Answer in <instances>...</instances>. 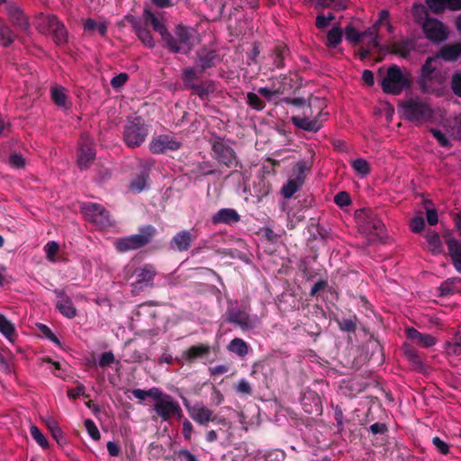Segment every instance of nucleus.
Here are the masks:
<instances>
[{
	"label": "nucleus",
	"instance_id": "nucleus-1",
	"mask_svg": "<svg viewBox=\"0 0 461 461\" xmlns=\"http://www.w3.org/2000/svg\"><path fill=\"white\" fill-rule=\"evenodd\" d=\"M447 72L438 68L435 58H428L421 68L420 86L426 93L443 95L447 89Z\"/></svg>",
	"mask_w": 461,
	"mask_h": 461
},
{
	"label": "nucleus",
	"instance_id": "nucleus-2",
	"mask_svg": "<svg viewBox=\"0 0 461 461\" xmlns=\"http://www.w3.org/2000/svg\"><path fill=\"white\" fill-rule=\"evenodd\" d=\"M163 46L170 53L188 55L194 49V30L191 27L178 23L172 32H167Z\"/></svg>",
	"mask_w": 461,
	"mask_h": 461
},
{
	"label": "nucleus",
	"instance_id": "nucleus-3",
	"mask_svg": "<svg viewBox=\"0 0 461 461\" xmlns=\"http://www.w3.org/2000/svg\"><path fill=\"white\" fill-rule=\"evenodd\" d=\"M149 135V125L141 116L129 118L123 126L122 140L131 149L141 146Z\"/></svg>",
	"mask_w": 461,
	"mask_h": 461
},
{
	"label": "nucleus",
	"instance_id": "nucleus-4",
	"mask_svg": "<svg viewBox=\"0 0 461 461\" xmlns=\"http://www.w3.org/2000/svg\"><path fill=\"white\" fill-rule=\"evenodd\" d=\"M377 80L384 94L398 95L403 90V71L397 65H392L387 69L379 68Z\"/></svg>",
	"mask_w": 461,
	"mask_h": 461
},
{
	"label": "nucleus",
	"instance_id": "nucleus-5",
	"mask_svg": "<svg viewBox=\"0 0 461 461\" xmlns=\"http://www.w3.org/2000/svg\"><path fill=\"white\" fill-rule=\"evenodd\" d=\"M139 230L138 234L116 240L114 243L116 249L119 252H126L141 249L149 245L157 234L156 228L150 224L142 226Z\"/></svg>",
	"mask_w": 461,
	"mask_h": 461
},
{
	"label": "nucleus",
	"instance_id": "nucleus-6",
	"mask_svg": "<svg viewBox=\"0 0 461 461\" xmlns=\"http://www.w3.org/2000/svg\"><path fill=\"white\" fill-rule=\"evenodd\" d=\"M212 353V347L208 343H199L192 345L181 354L180 357H177L176 361L181 365L192 366L197 361H201L203 364L212 363L213 359L210 360L209 357Z\"/></svg>",
	"mask_w": 461,
	"mask_h": 461
},
{
	"label": "nucleus",
	"instance_id": "nucleus-7",
	"mask_svg": "<svg viewBox=\"0 0 461 461\" xmlns=\"http://www.w3.org/2000/svg\"><path fill=\"white\" fill-rule=\"evenodd\" d=\"M326 115L327 113H323L322 111H320L315 116L312 117V104L309 103L308 106L304 109L303 115L292 116L291 122L298 129L309 132H317L323 126L321 118Z\"/></svg>",
	"mask_w": 461,
	"mask_h": 461
},
{
	"label": "nucleus",
	"instance_id": "nucleus-8",
	"mask_svg": "<svg viewBox=\"0 0 461 461\" xmlns=\"http://www.w3.org/2000/svg\"><path fill=\"white\" fill-rule=\"evenodd\" d=\"M210 142L213 152V158L220 164H222L229 168L238 166L239 161L237 159L236 153L230 146L227 145L220 138L211 140Z\"/></svg>",
	"mask_w": 461,
	"mask_h": 461
},
{
	"label": "nucleus",
	"instance_id": "nucleus-9",
	"mask_svg": "<svg viewBox=\"0 0 461 461\" xmlns=\"http://www.w3.org/2000/svg\"><path fill=\"white\" fill-rule=\"evenodd\" d=\"M226 321L238 326L243 331L256 328L257 317H251L249 313L240 307L229 306L226 311Z\"/></svg>",
	"mask_w": 461,
	"mask_h": 461
},
{
	"label": "nucleus",
	"instance_id": "nucleus-10",
	"mask_svg": "<svg viewBox=\"0 0 461 461\" xmlns=\"http://www.w3.org/2000/svg\"><path fill=\"white\" fill-rule=\"evenodd\" d=\"M85 215L98 228L112 226V220L109 212L101 204L90 203L84 207Z\"/></svg>",
	"mask_w": 461,
	"mask_h": 461
},
{
	"label": "nucleus",
	"instance_id": "nucleus-11",
	"mask_svg": "<svg viewBox=\"0 0 461 461\" xmlns=\"http://www.w3.org/2000/svg\"><path fill=\"white\" fill-rule=\"evenodd\" d=\"M95 158L94 141L87 135H82L77 150V166L81 170L88 169Z\"/></svg>",
	"mask_w": 461,
	"mask_h": 461
},
{
	"label": "nucleus",
	"instance_id": "nucleus-12",
	"mask_svg": "<svg viewBox=\"0 0 461 461\" xmlns=\"http://www.w3.org/2000/svg\"><path fill=\"white\" fill-rule=\"evenodd\" d=\"M133 274L136 276V281L131 284L132 293H138L144 288L153 286L157 271L153 265L145 264L137 267Z\"/></svg>",
	"mask_w": 461,
	"mask_h": 461
},
{
	"label": "nucleus",
	"instance_id": "nucleus-13",
	"mask_svg": "<svg viewBox=\"0 0 461 461\" xmlns=\"http://www.w3.org/2000/svg\"><path fill=\"white\" fill-rule=\"evenodd\" d=\"M430 115L431 109L426 103L419 99L405 101V119L421 122L429 118Z\"/></svg>",
	"mask_w": 461,
	"mask_h": 461
},
{
	"label": "nucleus",
	"instance_id": "nucleus-14",
	"mask_svg": "<svg viewBox=\"0 0 461 461\" xmlns=\"http://www.w3.org/2000/svg\"><path fill=\"white\" fill-rule=\"evenodd\" d=\"M221 62V57L218 50L209 48H201L196 51L194 64L200 73H204L208 69L215 68Z\"/></svg>",
	"mask_w": 461,
	"mask_h": 461
},
{
	"label": "nucleus",
	"instance_id": "nucleus-15",
	"mask_svg": "<svg viewBox=\"0 0 461 461\" xmlns=\"http://www.w3.org/2000/svg\"><path fill=\"white\" fill-rule=\"evenodd\" d=\"M181 147L182 143L179 140L167 134L158 135L149 142V150L152 154H163L167 150L176 151Z\"/></svg>",
	"mask_w": 461,
	"mask_h": 461
},
{
	"label": "nucleus",
	"instance_id": "nucleus-16",
	"mask_svg": "<svg viewBox=\"0 0 461 461\" xmlns=\"http://www.w3.org/2000/svg\"><path fill=\"white\" fill-rule=\"evenodd\" d=\"M422 28L426 37L434 42L444 41L448 37L447 27L437 19L427 18L422 23Z\"/></svg>",
	"mask_w": 461,
	"mask_h": 461
},
{
	"label": "nucleus",
	"instance_id": "nucleus-17",
	"mask_svg": "<svg viewBox=\"0 0 461 461\" xmlns=\"http://www.w3.org/2000/svg\"><path fill=\"white\" fill-rule=\"evenodd\" d=\"M291 57L289 47L282 42L276 41L268 53V59L271 60L270 70L283 69L285 68V60Z\"/></svg>",
	"mask_w": 461,
	"mask_h": 461
},
{
	"label": "nucleus",
	"instance_id": "nucleus-18",
	"mask_svg": "<svg viewBox=\"0 0 461 461\" xmlns=\"http://www.w3.org/2000/svg\"><path fill=\"white\" fill-rule=\"evenodd\" d=\"M362 231L367 235H380L384 229V224L377 215L372 212L364 213L359 222Z\"/></svg>",
	"mask_w": 461,
	"mask_h": 461
},
{
	"label": "nucleus",
	"instance_id": "nucleus-19",
	"mask_svg": "<svg viewBox=\"0 0 461 461\" xmlns=\"http://www.w3.org/2000/svg\"><path fill=\"white\" fill-rule=\"evenodd\" d=\"M301 404L303 411L310 415L320 416L322 413L321 400L314 391L304 392L301 398Z\"/></svg>",
	"mask_w": 461,
	"mask_h": 461
},
{
	"label": "nucleus",
	"instance_id": "nucleus-20",
	"mask_svg": "<svg viewBox=\"0 0 461 461\" xmlns=\"http://www.w3.org/2000/svg\"><path fill=\"white\" fill-rule=\"evenodd\" d=\"M196 239L195 235H193L190 230H183L176 232L169 241V248L176 252L187 251L193 241Z\"/></svg>",
	"mask_w": 461,
	"mask_h": 461
},
{
	"label": "nucleus",
	"instance_id": "nucleus-21",
	"mask_svg": "<svg viewBox=\"0 0 461 461\" xmlns=\"http://www.w3.org/2000/svg\"><path fill=\"white\" fill-rule=\"evenodd\" d=\"M5 10L12 24L23 32H27L30 23L20 7L14 3H7Z\"/></svg>",
	"mask_w": 461,
	"mask_h": 461
},
{
	"label": "nucleus",
	"instance_id": "nucleus-22",
	"mask_svg": "<svg viewBox=\"0 0 461 461\" xmlns=\"http://www.w3.org/2000/svg\"><path fill=\"white\" fill-rule=\"evenodd\" d=\"M152 164L146 161L140 164V170L131 181L130 189L134 193H140L147 187Z\"/></svg>",
	"mask_w": 461,
	"mask_h": 461
},
{
	"label": "nucleus",
	"instance_id": "nucleus-23",
	"mask_svg": "<svg viewBox=\"0 0 461 461\" xmlns=\"http://www.w3.org/2000/svg\"><path fill=\"white\" fill-rule=\"evenodd\" d=\"M176 404L177 402L174 401L170 395H165L164 400L154 403L153 410L163 421H168L172 418L173 411H177Z\"/></svg>",
	"mask_w": 461,
	"mask_h": 461
},
{
	"label": "nucleus",
	"instance_id": "nucleus-24",
	"mask_svg": "<svg viewBox=\"0 0 461 461\" xmlns=\"http://www.w3.org/2000/svg\"><path fill=\"white\" fill-rule=\"evenodd\" d=\"M58 301L56 307L59 312L68 319H73L77 316V309L74 306L72 300L65 294L64 291L55 290Z\"/></svg>",
	"mask_w": 461,
	"mask_h": 461
},
{
	"label": "nucleus",
	"instance_id": "nucleus-25",
	"mask_svg": "<svg viewBox=\"0 0 461 461\" xmlns=\"http://www.w3.org/2000/svg\"><path fill=\"white\" fill-rule=\"evenodd\" d=\"M461 56V41L443 46L439 51L431 58L436 59V63L439 65V59L447 62H454Z\"/></svg>",
	"mask_w": 461,
	"mask_h": 461
},
{
	"label": "nucleus",
	"instance_id": "nucleus-26",
	"mask_svg": "<svg viewBox=\"0 0 461 461\" xmlns=\"http://www.w3.org/2000/svg\"><path fill=\"white\" fill-rule=\"evenodd\" d=\"M189 416L200 425H206L209 421L213 422L217 420V417L212 415V411L201 403L193 405L192 410H189Z\"/></svg>",
	"mask_w": 461,
	"mask_h": 461
},
{
	"label": "nucleus",
	"instance_id": "nucleus-27",
	"mask_svg": "<svg viewBox=\"0 0 461 461\" xmlns=\"http://www.w3.org/2000/svg\"><path fill=\"white\" fill-rule=\"evenodd\" d=\"M240 221V215L232 208L220 209L216 213L212 216V222L214 225L221 223L231 225Z\"/></svg>",
	"mask_w": 461,
	"mask_h": 461
},
{
	"label": "nucleus",
	"instance_id": "nucleus-28",
	"mask_svg": "<svg viewBox=\"0 0 461 461\" xmlns=\"http://www.w3.org/2000/svg\"><path fill=\"white\" fill-rule=\"evenodd\" d=\"M138 39L149 49L155 47V41L149 30L134 18L129 20Z\"/></svg>",
	"mask_w": 461,
	"mask_h": 461
},
{
	"label": "nucleus",
	"instance_id": "nucleus-29",
	"mask_svg": "<svg viewBox=\"0 0 461 461\" xmlns=\"http://www.w3.org/2000/svg\"><path fill=\"white\" fill-rule=\"evenodd\" d=\"M428 7L435 14L442 13L446 9L452 11L461 10V0H425Z\"/></svg>",
	"mask_w": 461,
	"mask_h": 461
},
{
	"label": "nucleus",
	"instance_id": "nucleus-30",
	"mask_svg": "<svg viewBox=\"0 0 461 461\" xmlns=\"http://www.w3.org/2000/svg\"><path fill=\"white\" fill-rule=\"evenodd\" d=\"M142 18L144 21V25H150L155 32L159 33L161 40H163L164 36L168 31L165 23L148 8L144 9Z\"/></svg>",
	"mask_w": 461,
	"mask_h": 461
},
{
	"label": "nucleus",
	"instance_id": "nucleus-31",
	"mask_svg": "<svg viewBox=\"0 0 461 461\" xmlns=\"http://www.w3.org/2000/svg\"><path fill=\"white\" fill-rule=\"evenodd\" d=\"M449 255L452 258L454 267L458 273H461V244L454 238H448L446 240Z\"/></svg>",
	"mask_w": 461,
	"mask_h": 461
},
{
	"label": "nucleus",
	"instance_id": "nucleus-32",
	"mask_svg": "<svg viewBox=\"0 0 461 461\" xmlns=\"http://www.w3.org/2000/svg\"><path fill=\"white\" fill-rule=\"evenodd\" d=\"M187 88L192 91V94L198 95L201 100L208 99L209 95L215 90L212 81H206L203 84H189Z\"/></svg>",
	"mask_w": 461,
	"mask_h": 461
},
{
	"label": "nucleus",
	"instance_id": "nucleus-33",
	"mask_svg": "<svg viewBox=\"0 0 461 461\" xmlns=\"http://www.w3.org/2000/svg\"><path fill=\"white\" fill-rule=\"evenodd\" d=\"M304 181L302 180L301 176H294V178L288 179V181L283 185L281 193L286 199L292 198L293 195L303 185Z\"/></svg>",
	"mask_w": 461,
	"mask_h": 461
},
{
	"label": "nucleus",
	"instance_id": "nucleus-34",
	"mask_svg": "<svg viewBox=\"0 0 461 461\" xmlns=\"http://www.w3.org/2000/svg\"><path fill=\"white\" fill-rule=\"evenodd\" d=\"M0 333L10 342H14L17 338L16 329L4 314L0 313Z\"/></svg>",
	"mask_w": 461,
	"mask_h": 461
},
{
	"label": "nucleus",
	"instance_id": "nucleus-35",
	"mask_svg": "<svg viewBox=\"0 0 461 461\" xmlns=\"http://www.w3.org/2000/svg\"><path fill=\"white\" fill-rule=\"evenodd\" d=\"M17 35L15 32L0 19V44L3 47H9L16 40Z\"/></svg>",
	"mask_w": 461,
	"mask_h": 461
},
{
	"label": "nucleus",
	"instance_id": "nucleus-36",
	"mask_svg": "<svg viewBox=\"0 0 461 461\" xmlns=\"http://www.w3.org/2000/svg\"><path fill=\"white\" fill-rule=\"evenodd\" d=\"M361 43L365 44L364 47L370 48V52L380 50L381 45L377 41V28L375 26H372L364 32V41H361Z\"/></svg>",
	"mask_w": 461,
	"mask_h": 461
},
{
	"label": "nucleus",
	"instance_id": "nucleus-37",
	"mask_svg": "<svg viewBox=\"0 0 461 461\" xmlns=\"http://www.w3.org/2000/svg\"><path fill=\"white\" fill-rule=\"evenodd\" d=\"M50 34L55 44L61 46L68 42V33L64 23L59 20Z\"/></svg>",
	"mask_w": 461,
	"mask_h": 461
},
{
	"label": "nucleus",
	"instance_id": "nucleus-38",
	"mask_svg": "<svg viewBox=\"0 0 461 461\" xmlns=\"http://www.w3.org/2000/svg\"><path fill=\"white\" fill-rule=\"evenodd\" d=\"M343 32L339 26L332 27L327 33L325 45L330 49H336L342 41Z\"/></svg>",
	"mask_w": 461,
	"mask_h": 461
},
{
	"label": "nucleus",
	"instance_id": "nucleus-39",
	"mask_svg": "<svg viewBox=\"0 0 461 461\" xmlns=\"http://www.w3.org/2000/svg\"><path fill=\"white\" fill-rule=\"evenodd\" d=\"M59 18L55 14H49L43 17L39 23L37 29L41 34H50Z\"/></svg>",
	"mask_w": 461,
	"mask_h": 461
},
{
	"label": "nucleus",
	"instance_id": "nucleus-40",
	"mask_svg": "<svg viewBox=\"0 0 461 461\" xmlns=\"http://www.w3.org/2000/svg\"><path fill=\"white\" fill-rule=\"evenodd\" d=\"M228 349L229 351L242 357L248 354L249 346L242 339L235 338L228 345Z\"/></svg>",
	"mask_w": 461,
	"mask_h": 461
},
{
	"label": "nucleus",
	"instance_id": "nucleus-41",
	"mask_svg": "<svg viewBox=\"0 0 461 461\" xmlns=\"http://www.w3.org/2000/svg\"><path fill=\"white\" fill-rule=\"evenodd\" d=\"M459 282H461V279L458 277L448 278L443 282L438 287L439 295L447 296L456 293L458 291L456 288V284Z\"/></svg>",
	"mask_w": 461,
	"mask_h": 461
},
{
	"label": "nucleus",
	"instance_id": "nucleus-42",
	"mask_svg": "<svg viewBox=\"0 0 461 461\" xmlns=\"http://www.w3.org/2000/svg\"><path fill=\"white\" fill-rule=\"evenodd\" d=\"M51 99L54 104L59 107H65L67 104V95L65 88L59 86H55L50 89Z\"/></svg>",
	"mask_w": 461,
	"mask_h": 461
},
{
	"label": "nucleus",
	"instance_id": "nucleus-43",
	"mask_svg": "<svg viewBox=\"0 0 461 461\" xmlns=\"http://www.w3.org/2000/svg\"><path fill=\"white\" fill-rule=\"evenodd\" d=\"M425 238L433 254H438L441 251L442 243L438 233L434 231L428 232Z\"/></svg>",
	"mask_w": 461,
	"mask_h": 461
},
{
	"label": "nucleus",
	"instance_id": "nucleus-44",
	"mask_svg": "<svg viewBox=\"0 0 461 461\" xmlns=\"http://www.w3.org/2000/svg\"><path fill=\"white\" fill-rule=\"evenodd\" d=\"M346 39L354 45L364 41V32L360 33L354 26L348 25L345 28Z\"/></svg>",
	"mask_w": 461,
	"mask_h": 461
},
{
	"label": "nucleus",
	"instance_id": "nucleus-45",
	"mask_svg": "<svg viewBox=\"0 0 461 461\" xmlns=\"http://www.w3.org/2000/svg\"><path fill=\"white\" fill-rule=\"evenodd\" d=\"M198 73L200 72L196 65L195 67H188L184 68L182 73V80L186 87H189V84H194L193 81L199 78Z\"/></svg>",
	"mask_w": 461,
	"mask_h": 461
},
{
	"label": "nucleus",
	"instance_id": "nucleus-46",
	"mask_svg": "<svg viewBox=\"0 0 461 461\" xmlns=\"http://www.w3.org/2000/svg\"><path fill=\"white\" fill-rule=\"evenodd\" d=\"M357 319L356 316L348 318H342L338 321V325L340 330L345 332H355L357 329Z\"/></svg>",
	"mask_w": 461,
	"mask_h": 461
},
{
	"label": "nucleus",
	"instance_id": "nucleus-47",
	"mask_svg": "<svg viewBox=\"0 0 461 461\" xmlns=\"http://www.w3.org/2000/svg\"><path fill=\"white\" fill-rule=\"evenodd\" d=\"M351 167L356 173L365 176L370 172L368 162L364 158H357L351 162Z\"/></svg>",
	"mask_w": 461,
	"mask_h": 461
},
{
	"label": "nucleus",
	"instance_id": "nucleus-48",
	"mask_svg": "<svg viewBox=\"0 0 461 461\" xmlns=\"http://www.w3.org/2000/svg\"><path fill=\"white\" fill-rule=\"evenodd\" d=\"M247 104L257 111H262L266 107L265 102L254 92L247 94Z\"/></svg>",
	"mask_w": 461,
	"mask_h": 461
},
{
	"label": "nucleus",
	"instance_id": "nucleus-49",
	"mask_svg": "<svg viewBox=\"0 0 461 461\" xmlns=\"http://www.w3.org/2000/svg\"><path fill=\"white\" fill-rule=\"evenodd\" d=\"M312 162L310 160H301L296 163L294 170L296 172L295 176H301L302 180L305 181L306 173L311 170Z\"/></svg>",
	"mask_w": 461,
	"mask_h": 461
},
{
	"label": "nucleus",
	"instance_id": "nucleus-50",
	"mask_svg": "<svg viewBox=\"0 0 461 461\" xmlns=\"http://www.w3.org/2000/svg\"><path fill=\"white\" fill-rule=\"evenodd\" d=\"M30 433L32 437V438L43 448L49 447V443L41 429L35 426L32 425L30 428Z\"/></svg>",
	"mask_w": 461,
	"mask_h": 461
},
{
	"label": "nucleus",
	"instance_id": "nucleus-51",
	"mask_svg": "<svg viewBox=\"0 0 461 461\" xmlns=\"http://www.w3.org/2000/svg\"><path fill=\"white\" fill-rule=\"evenodd\" d=\"M8 164L13 168H23L25 166V158L19 153H12L8 158Z\"/></svg>",
	"mask_w": 461,
	"mask_h": 461
},
{
	"label": "nucleus",
	"instance_id": "nucleus-52",
	"mask_svg": "<svg viewBox=\"0 0 461 461\" xmlns=\"http://www.w3.org/2000/svg\"><path fill=\"white\" fill-rule=\"evenodd\" d=\"M234 389L237 393L242 395H251L253 393L251 385L246 379L240 380V382L234 386Z\"/></svg>",
	"mask_w": 461,
	"mask_h": 461
},
{
	"label": "nucleus",
	"instance_id": "nucleus-53",
	"mask_svg": "<svg viewBox=\"0 0 461 461\" xmlns=\"http://www.w3.org/2000/svg\"><path fill=\"white\" fill-rule=\"evenodd\" d=\"M84 425H85L88 434L94 440L100 439L101 434H100L95 423L92 420H90V419L86 420L84 422Z\"/></svg>",
	"mask_w": 461,
	"mask_h": 461
},
{
	"label": "nucleus",
	"instance_id": "nucleus-54",
	"mask_svg": "<svg viewBox=\"0 0 461 461\" xmlns=\"http://www.w3.org/2000/svg\"><path fill=\"white\" fill-rule=\"evenodd\" d=\"M38 329L46 339L55 343L56 345H60V341L58 337L47 325L41 323L38 325Z\"/></svg>",
	"mask_w": 461,
	"mask_h": 461
},
{
	"label": "nucleus",
	"instance_id": "nucleus-55",
	"mask_svg": "<svg viewBox=\"0 0 461 461\" xmlns=\"http://www.w3.org/2000/svg\"><path fill=\"white\" fill-rule=\"evenodd\" d=\"M446 350L448 354L461 355V336L456 337L453 342H447Z\"/></svg>",
	"mask_w": 461,
	"mask_h": 461
},
{
	"label": "nucleus",
	"instance_id": "nucleus-56",
	"mask_svg": "<svg viewBox=\"0 0 461 461\" xmlns=\"http://www.w3.org/2000/svg\"><path fill=\"white\" fill-rule=\"evenodd\" d=\"M46 258L50 261H54V258L59 249V245L56 241H50L45 246Z\"/></svg>",
	"mask_w": 461,
	"mask_h": 461
},
{
	"label": "nucleus",
	"instance_id": "nucleus-57",
	"mask_svg": "<svg viewBox=\"0 0 461 461\" xmlns=\"http://www.w3.org/2000/svg\"><path fill=\"white\" fill-rule=\"evenodd\" d=\"M433 137L438 140V144L442 147H448L450 142L447 136L442 132L440 130L438 129H431L430 130Z\"/></svg>",
	"mask_w": 461,
	"mask_h": 461
},
{
	"label": "nucleus",
	"instance_id": "nucleus-58",
	"mask_svg": "<svg viewBox=\"0 0 461 461\" xmlns=\"http://www.w3.org/2000/svg\"><path fill=\"white\" fill-rule=\"evenodd\" d=\"M285 453L279 449H273L265 455V461H284Z\"/></svg>",
	"mask_w": 461,
	"mask_h": 461
},
{
	"label": "nucleus",
	"instance_id": "nucleus-59",
	"mask_svg": "<svg viewBox=\"0 0 461 461\" xmlns=\"http://www.w3.org/2000/svg\"><path fill=\"white\" fill-rule=\"evenodd\" d=\"M334 202L337 205L343 207V206L349 205L351 203V200H350L349 194L347 192L342 191V192H339L334 196Z\"/></svg>",
	"mask_w": 461,
	"mask_h": 461
},
{
	"label": "nucleus",
	"instance_id": "nucleus-60",
	"mask_svg": "<svg viewBox=\"0 0 461 461\" xmlns=\"http://www.w3.org/2000/svg\"><path fill=\"white\" fill-rule=\"evenodd\" d=\"M114 361H115V357H114L113 353L111 351H107V352H104L101 355L99 361H98V365L100 367L104 368V367L110 366Z\"/></svg>",
	"mask_w": 461,
	"mask_h": 461
},
{
	"label": "nucleus",
	"instance_id": "nucleus-61",
	"mask_svg": "<svg viewBox=\"0 0 461 461\" xmlns=\"http://www.w3.org/2000/svg\"><path fill=\"white\" fill-rule=\"evenodd\" d=\"M451 87L456 95L461 96V72H456L452 76Z\"/></svg>",
	"mask_w": 461,
	"mask_h": 461
},
{
	"label": "nucleus",
	"instance_id": "nucleus-62",
	"mask_svg": "<svg viewBox=\"0 0 461 461\" xmlns=\"http://www.w3.org/2000/svg\"><path fill=\"white\" fill-rule=\"evenodd\" d=\"M328 286H329L328 280L321 279L312 285V287L311 288V291H310V295L317 296V294L320 292L324 291Z\"/></svg>",
	"mask_w": 461,
	"mask_h": 461
},
{
	"label": "nucleus",
	"instance_id": "nucleus-63",
	"mask_svg": "<svg viewBox=\"0 0 461 461\" xmlns=\"http://www.w3.org/2000/svg\"><path fill=\"white\" fill-rule=\"evenodd\" d=\"M128 79H129V76L127 73H120L119 75H117L112 78L111 86L114 89L120 88L127 82Z\"/></svg>",
	"mask_w": 461,
	"mask_h": 461
},
{
	"label": "nucleus",
	"instance_id": "nucleus-64",
	"mask_svg": "<svg viewBox=\"0 0 461 461\" xmlns=\"http://www.w3.org/2000/svg\"><path fill=\"white\" fill-rule=\"evenodd\" d=\"M368 430L374 435H384L388 431V428L385 423L375 422L372 424Z\"/></svg>",
	"mask_w": 461,
	"mask_h": 461
}]
</instances>
